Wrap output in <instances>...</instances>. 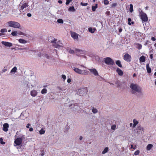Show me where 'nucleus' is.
I'll use <instances>...</instances> for the list:
<instances>
[{"mask_svg": "<svg viewBox=\"0 0 156 156\" xmlns=\"http://www.w3.org/2000/svg\"><path fill=\"white\" fill-rule=\"evenodd\" d=\"M130 87L131 89L132 93L133 94H135L136 92L140 93L141 91V88L137 84L131 83Z\"/></svg>", "mask_w": 156, "mask_h": 156, "instance_id": "nucleus-1", "label": "nucleus"}, {"mask_svg": "<svg viewBox=\"0 0 156 156\" xmlns=\"http://www.w3.org/2000/svg\"><path fill=\"white\" fill-rule=\"evenodd\" d=\"M7 26L15 28L21 29V26L18 22L14 21H9L6 23Z\"/></svg>", "mask_w": 156, "mask_h": 156, "instance_id": "nucleus-2", "label": "nucleus"}, {"mask_svg": "<svg viewBox=\"0 0 156 156\" xmlns=\"http://www.w3.org/2000/svg\"><path fill=\"white\" fill-rule=\"evenodd\" d=\"M87 92V87L80 88L78 90L77 94L80 96H83L85 95Z\"/></svg>", "mask_w": 156, "mask_h": 156, "instance_id": "nucleus-3", "label": "nucleus"}, {"mask_svg": "<svg viewBox=\"0 0 156 156\" xmlns=\"http://www.w3.org/2000/svg\"><path fill=\"white\" fill-rule=\"evenodd\" d=\"M105 64L109 65H114L115 62L111 58L109 57H107L105 58Z\"/></svg>", "mask_w": 156, "mask_h": 156, "instance_id": "nucleus-4", "label": "nucleus"}, {"mask_svg": "<svg viewBox=\"0 0 156 156\" xmlns=\"http://www.w3.org/2000/svg\"><path fill=\"white\" fill-rule=\"evenodd\" d=\"M57 40L55 39L54 41H53L51 42L53 43V45L56 48H59L61 47H63V45L61 43L60 41H58V42H56Z\"/></svg>", "mask_w": 156, "mask_h": 156, "instance_id": "nucleus-5", "label": "nucleus"}, {"mask_svg": "<svg viewBox=\"0 0 156 156\" xmlns=\"http://www.w3.org/2000/svg\"><path fill=\"white\" fill-rule=\"evenodd\" d=\"M73 69L75 72L77 73L82 75H86L87 74V71H86L85 70H82L78 68L74 67H73Z\"/></svg>", "mask_w": 156, "mask_h": 156, "instance_id": "nucleus-6", "label": "nucleus"}, {"mask_svg": "<svg viewBox=\"0 0 156 156\" xmlns=\"http://www.w3.org/2000/svg\"><path fill=\"white\" fill-rule=\"evenodd\" d=\"M140 18L142 21L147 22L148 20V17L147 15L145 13L142 12L140 14Z\"/></svg>", "mask_w": 156, "mask_h": 156, "instance_id": "nucleus-7", "label": "nucleus"}, {"mask_svg": "<svg viewBox=\"0 0 156 156\" xmlns=\"http://www.w3.org/2000/svg\"><path fill=\"white\" fill-rule=\"evenodd\" d=\"M90 72L93 74L94 76H97L98 75V73L97 70L94 68L92 69H88Z\"/></svg>", "mask_w": 156, "mask_h": 156, "instance_id": "nucleus-8", "label": "nucleus"}, {"mask_svg": "<svg viewBox=\"0 0 156 156\" xmlns=\"http://www.w3.org/2000/svg\"><path fill=\"white\" fill-rule=\"evenodd\" d=\"M124 59L127 62L131 61V56L128 54L126 53L124 56Z\"/></svg>", "mask_w": 156, "mask_h": 156, "instance_id": "nucleus-9", "label": "nucleus"}, {"mask_svg": "<svg viewBox=\"0 0 156 156\" xmlns=\"http://www.w3.org/2000/svg\"><path fill=\"white\" fill-rule=\"evenodd\" d=\"M22 142V139L20 138H18L16 139L14 141L15 143L17 145H20Z\"/></svg>", "mask_w": 156, "mask_h": 156, "instance_id": "nucleus-10", "label": "nucleus"}, {"mask_svg": "<svg viewBox=\"0 0 156 156\" xmlns=\"http://www.w3.org/2000/svg\"><path fill=\"white\" fill-rule=\"evenodd\" d=\"M38 92L35 90H33L30 91V94L33 97H35L37 96Z\"/></svg>", "mask_w": 156, "mask_h": 156, "instance_id": "nucleus-11", "label": "nucleus"}, {"mask_svg": "<svg viewBox=\"0 0 156 156\" xmlns=\"http://www.w3.org/2000/svg\"><path fill=\"white\" fill-rule=\"evenodd\" d=\"M2 44L4 45L6 47H10L12 46V44L11 43L6 42L4 41H2Z\"/></svg>", "mask_w": 156, "mask_h": 156, "instance_id": "nucleus-12", "label": "nucleus"}, {"mask_svg": "<svg viewBox=\"0 0 156 156\" xmlns=\"http://www.w3.org/2000/svg\"><path fill=\"white\" fill-rule=\"evenodd\" d=\"M9 125L7 123H5L3 124V130L5 132H7L8 130Z\"/></svg>", "mask_w": 156, "mask_h": 156, "instance_id": "nucleus-13", "label": "nucleus"}, {"mask_svg": "<svg viewBox=\"0 0 156 156\" xmlns=\"http://www.w3.org/2000/svg\"><path fill=\"white\" fill-rule=\"evenodd\" d=\"M78 34L76 33L72 32H71V37L74 39H76L78 38Z\"/></svg>", "mask_w": 156, "mask_h": 156, "instance_id": "nucleus-14", "label": "nucleus"}, {"mask_svg": "<svg viewBox=\"0 0 156 156\" xmlns=\"http://www.w3.org/2000/svg\"><path fill=\"white\" fill-rule=\"evenodd\" d=\"M20 5V10H23L24 8H26L28 6L27 4L26 3H25L23 4H22V3H21Z\"/></svg>", "mask_w": 156, "mask_h": 156, "instance_id": "nucleus-15", "label": "nucleus"}, {"mask_svg": "<svg viewBox=\"0 0 156 156\" xmlns=\"http://www.w3.org/2000/svg\"><path fill=\"white\" fill-rule=\"evenodd\" d=\"M17 68L16 66L14 67L11 70L9 74L14 73L17 72Z\"/></svg>", "mask_w": 156, "mask_h": 156, "instance_id": "nucleus-16", "label": "nucleus"}, {"mask_svg": "<svg viewBox=\"0 0 156 156\" xmlns=\"http://www.w3.org/2000/svg\"><path fill=\"white\" fill-rule=\"evenodd\" d=\"M116 71L119 75L121 76L122 75L123 73L122 71L119 68H117Z\"/></svg>", "mask_w": 156, "mask_h": 156, "instance_id": "nucleus-17", "label": "nucleus"}, {"mask_svg": "<svg viewBox=\"0 0 156 156\" xmlns=\"http://www.w3.org/2000/svg\"><path fill=\"white\" fill-rule=\"evenodd\" d=\"M147 70V72L149 73H151V68L149 66V64H147L146 65Z\"/></svg>", "mask_w": 156, "mask_h": 156, "instance_id": "nucleus-18", "label": "nucleus"}, {"mask_svg": "<svg viewBox=\"0 0 156 156\" xmlns=\"http://www.w3.org/2000/svg\"><path fill=\"white\" fill-rule=\"evenodd\" d=\"M116 64L119 67H122V65L121 64V62L120 61L118 60L117 61L115 62Z\"/></svg>", "mask_w": 156, "mask_h": 156, "instance_id": "nucleus-19", "label": "nucleus"}, {"mask_svg": "<svg viewBox=\"0 0 156 156\" xmlns=\"http://www.w3.org/2000/svg\"><path fill=\"white\" fill-rule=\"evenodd\" d=\"M140 62H145V57L144 56H141L140 58Z\"/></svg>", "mask_w": 156, "mask_h": 156, "instance_id": "nucleus-20", "label": "nucleus"}, {"mask_svg": "<svg viewBox=\"0 0 156 156\" xmlns=\"http://www.w3.org/2000/svg\"><path fill=\"white\" fill-rule=\"evenodd\" d=\"M153 145L151 144H148L147 147V150H150L152 148Z\"/></svg>", "mask_w": 156, "mask_h": 156, "instance_id": "nucleus-21", "label": "nucleus"}, {"mask_svg": "<svg viewBox=\"0 0 156 156\" xmlns=\"http://www.w3.org/2000/svg\"><path fill=\"white\" fill-rule=\"evenodd\" d=\"M88 30L89 32H90L91 33H94L95 31L96 30L95 29H92L91 27H90L88 29Z\"/></svg>", "mask_w": 156, "mask_h": 156, "instance_id": "nucleus-22", "label": "nucleus"}, {"mask_svg": "<svg viewBox=\"0 0 156 156\" xmlns=\"http://www.w3.org/2000/svg\"><path fill=\"white\" fill-rule=\"evenodd\" d=\"M19 42L21 43L25 44L27 43V41L24 39H20L19 40Z\"/></svg>", "mask_w": 156, "mask_h": 156, "instance_id": "nucleus-23", "label": "nucleus"}, {"mask_svg": "<svg viewBox=\"0 0 156 156\" xmlns=\"http://www.w3.org/2000/svg\"><path fill=\"white\" fill-rule=\"evenodd\" d=\"M47 92V90L46 88L43 89L41 91V93L42 94H45Z\"/></svg>", "mask_w": 156, "mask_h": 156, "instance_id": "nucleus-24", "label": "nucleus"}, {"mask_svg": "<svg viewBox=\"0 0 156 156\" xmlns=\"http://www.w3.org/2000/svg\"><path fill=\"white\" fill-rule=\"evenodd\" d=\"M92 111L94 114L97 113L98 112L97 109L96 108H94V107L92 108Z\"/></svg>", "mask_w": 156, "mask_h": 156, "instance_id": "nucleus-25", "label": "nucleus"}, {"mask_svg": "<svg viewBox=\"0 0 156 156\" xmlns=\"http://www.w3.org/2000/svg\"><path fill=\"white\" fill-rule=\"evenodd\" d=\"M133 127H135L136 125L138 124V122L135 119H134L133 120Z\"/></svg>", "mask_w": 156, "mask_h": 156, "instance_id": "nucleus-26", "label": "nucleus"}, {"mask_svg": "<svg viewBox=\"0 0 156 156\" xmlns=\"http://www.w3.org/2000/svg\"><path fill=\"white\" fill-rule=\"evenodd\" d=\"M108 147H106L105 148V149H104L103 151L102 152V153L103 154H105L106 153H107L108 152Z\"/></svg>", "mask_w": 156, "mask_h": 156, "instance_id": "nucleus-27", "label": "nucleus"}, {"mask_svg": "<svg viewBox=\"0 0 156 156\" xmlns=\"http://www.w3.org/2000/svg\"><path fill=\"white\" fill-rule=\"evenodd\" d=\"M68 10L69 11L73 12H74L75 11V9L74 7L73 6H72L69 8Z\"/></svg>", "mask_w": 156, "mask_h": 156, "instance_id": "nucleus-28", "label": "nucleus"}, {"mask_svg": "<svg viewBox=\"0 0 156 156\" xmlns=\"http://www.w3.org/2000/svg\"><path fill=\"white\" fill-rule=\"evenodd\" d=\"M98 7V5L97 4H96L95 6H93L92 7V9L93 11H95L96 9Z\"/></svg>", "mask_w": 156, "mask_h": 156, "instance_id": "nucleus-29", "label": "nucleus"}, {"mask_svg": "<svg viewBox=\"0 0 156 156\" xmlns=\"http://www.w3.org/2000/svg\"><path fill=\"white\" fill-rule=\"evenodd\" d=\"M57 22L59 23L62 24L63 23V21L62 19H58L57 20Z\"/></svg>", "mask_w": 156, "mask_h": 156, "instance_id": "nucleus-30", "label": "nucleus"}, {"mask_svg": "<svg viewBox=\"0 0 156 156\" xmlns=\"http://www.w3.org/2000/svg\"><path fill=\"white\" fill-rule=\"evenodd\" d=\"M130 7L129 9V11L131 12H132L133 11V5L132 4H131L130 5Z\"/></svg>", "mask_w": 156, "mask_h": 156, "instance_id": "nucleus-31", "label": "nucleus"}, {"mask_svg": "<svg viewBox=\"0 0 156 156\" xmlns=\"http://www.w3.org/2000/svg\"><path fill=\"white\" fill-rule=\"evenodd\" d=\"M138 129L139 130H141V133H143V128L141 126H139L138 128Z\"/></svg>", "mask_w": 156, "mask_h": 156, "instance_id": "nucleus-32", "label": "nucleus"}, {"mask_svg": "<svg viewBox=\"0 0 156 156\" xmlns=\"http://www.w3.org/2000/svg\"><path fill=\"white\" fill-rule=\"evenodd\" d=\"M128 24L129 25H131V24H133L134 23L133 22H132L131 23H130V22L131 21V19L130 18H129L128 19Z\"/></svg>", "mask_w": 156, "mask_h": 156, "instance_id": "nucleus-33", "label": "nucleus"}, {"mask_svg": "<svg viewBox=\"0 0 156 156\" xmlns=\"http://www.w3.org/2000/svg\"><path fill=\"white\" fill-rule=\"evenodd\" d=\"M17 32L16 31H13L11 33V34L13 36L17 35Z\"/></svg>", "mask_w": 156, "mask_h": 156, "instance_id": "nucleus-34", "label": "nucleus"}, {"mask_svg": "<svg viewBox=\"0 0 156 156\" xmlns=\"http://www.w3.org/2000/svg\"><path fill=\"white\" fill-rule=\"evenodd\" d=\"M45 131L43 129H41L39 131L40 134H43L45 133Z\"/></svg>", "mask_w": 156, "mask_h": 156, "instance_id": "nucleus-35", "label": "nucleus"}, {"mask_svg": "<svg viewBox=\"0 0 156 156\" xmlns=\"http://www.w3.org/2000/svg\"><path fill=\"white\" fill-rule=\"evenodd\" d=\"M115 84H116L117 87H119V86H120V83H119V81L118 80L117 81L115 82Z\"/></svg>", "mask_w": 156, "mask_h": 156, "instance_id": "nucleus-36", "label": "nucleus"}, {"mask_svg": "<svg viewBox=\"0 0 156 156\" xmlns=\"http://www.w3.org/2000/svg\"><path fill=\"white\" fill-rule=\"evenodd\" d=\"M0 32L2 33L5 32H7V30L5 28L2 29L1 30Z\"/></svg>", "mask_w": 156, "mask_h": 156, "instance_id": "nucleus-37", "label": "nucleus"}, {"mask_svg": "<svg viewBox=\"0 0 156 156\" xmlns=\"http://www.w3.org/2000/svg\"><path fill=\"white\" fill-rule=\"evenodd\" d=\"M116 128V125H113L111 126V129L112 130H115Z\"/></svg>", "mask_w": 156, "mask_h": 156, "instance_id": "nucleus-38", "label": "nucleus"}, {"mask_svg": "<svg viewBox=\"0 0 156 156\" xmlns=\"http://www.w3.org/2000/svg\"><path fill=\"white\" fill-rule=\"evenodd\" d=\"M109 2L108 0H104V4L105 5H108L109 3Z\"/></svg>", "mask_w": 156, "mask_h": 156, "instance_id": "nucleus-39", "label": "nucleus"}, {"mask_svg": "<svg viewBox=\"0 0 156 156\" xmlns=\"http://www.w3.org/2000/svg\"><path fill=\"white\" fill-rule=\"evenodd\" d=\"M44 56H45L46 58L49 59L50 58V57L48 54H44Z\"/></svg>", "mask_w": 156, "mask_h": 156, "instance_id": "nucleus-40", "label": "nucleus"}, {"mask_svg": "<svg viewBox=\"0 0 156 156\" xmlns=\"http://www.w3.org/2000/svg\"><path fill=\"white\" fill-rule=\"evenodd\" d=\"M75 51H76L77 53H78L79 52L81 53V52H83L82 50H81L77 49H76L75 50Z\"/></svg>", "mask_w": 156, "mask_h": 156, "instance_id": "nucleus-41", "label": "nucleus"}, {"mask_svg": "<svg viewBox=\"0 0 156 156\" xmlns=\"http://www.w3.org/2000/svg\"><path fill=\"white\" fill-rule=\"evenodd\" d=\"M0 142L2 144H5V142L3 141V139L2 138H0Z\"/></svg>", "mask_w": 156, "mask_h": 156, "instance_id": "nucleus-42", "label": "nucleus"}, {"mask_svg": "<svg viewBox=\"0 0 156 156\" xmlns=\"http://www.w3.org/2000/svg\"><path fill=\"white\" fill-rule=\"evenodd\" d=\"M44 155V150L42 151L41 153L40 154V156H43Z\"/></svg>", "mask_w": 156, "mask_h": 156, "instance_id": "nucleus-43", "label": "nucleus"}, {"mask_svg": "<svg viewBox=\"0 0 156 156\" xmlns=\"http://www.w3.org/2000/svg\"><path fill=\"white\" fill-rule=\"evenodd\" d=\"M72 1V0H66V5H68L69 3Z\"/></svg>", "mask_w": 156, "mask_h": 156, "instance_id": "nucleus-44", "label": "nucleus"}, {"mask_svg": "<svg viewBox=\"0 0 156 156\" xmlns=\"http://www.w3.org/2000/svg\"><path fill=\"white\" fill-rule=\"evenodd\" d=\"M139 153H140V151L139 150H137L134 153V154L135 155H138L139 154Z\"/></svg>", "mask_w": 156, "mask_h": 156, "instance_id": "nucleus-45", "label": "nucleus"}, {"mask_svg": "<svg viewBox=\"0 0 156 156\" xmlns=\"http://www.w3.org/2000/svg\"><path fill=\"white\" fill-rule=\"evenodd\" d=\"M117 5V3H113L111 5V6L112 7H115Z\"/></svg>", "mask_w": 156, "mask_h": 156, "instance_id": "nucleus-46", "label": "nucleus"}, {"mask_svg": "<svg viewBox=\"0 0 156 156\" xmlns=\"http://www.w3.org/2000/svg\"><path fill=\"white\" fill-rule=\"evenodd\" d=\"M80 5L82 6H87L88 5V4L87 3H83L82 2H81L80 3Z\"/></svg>", "mask_w": 156, "mask_h": 156, "instance_id": "nucleus-47", "label": "nucleus"}, {"mask_svg": "<svg viewBox=\"0 0 156 156\" xmlns=\"http://www.w3.org/2000/svg\"><path fill=\"white\" fill-rule=\"evenodd\" d=\"M62 77L64 79V81L66 79V76L65 75H62Z\"/></svg>", "mask_w": 156, "mask_h": 156, "instance_id": "nucleus-48", "label": "nucleus"}, {"mask_svg": "<svg viewBox=\"0 0 156 156\" xmlns=\"http://www.w3.org/2000/svg\"><path fill=\"white\" fill-rule=\"evenodd\" d=\"M18 34L20 35H25L26 34L20 31L19 32Z\"/></svg>", "mask_w": 156, "mask_h": 156, "instance_id": "nucleus-49", "label": "nucleus"}, {"mask_svg": "<svg viewBox=\"0 0 156 156\" xmlns=\"http://www.w3.org/2000/svg\"><path fill=\"white\" fill-rule=\"evenodd\" d=\"M69 53L71 54H73L74 53V52L73 50H71V49H69Z\"/></svg>", "mask_w": 156, "mask_h": 156, "instance_id": "nucleus-50", "label": "nucleus"}, {"mask_svg": "<svg viewBox=\"0 0 156 156\" xmlns=\"http://www.w3.org/2000/svg\"><path fill=\"white\" fill-rule=\"evenodd\" d=\"M57 88H58V90L59 91V92H60L61 91H63V90H62V88L61 87H57Z\"/></svg>", "mask_w": 156, "mask_h": 156, "instance_id": "nucleus-51", "label": "nucleus"}, {"mask_svg": "<svg viewBox=\"0 0 156 156\" xmlns=\"http://www.w3.org/2000/svg\"><path fill=\"white\" fill-rule=\"evenodd\" d=\"M71 80L70 78H68L67 79V82L68 83H70L71 82Z\"/></svg>", "mask_w": 156, "mask_h": 156, "instance_id": "nucleus-52", "label": "nucleus"}, {"mask_svg": "<svg viewBox=\"0 0 156 156\" xmlns=\"http://www.w3.org/2000/svg\"><path fill=\"white\" fill-rule=\"evenodd\" d=\"M38 56L40 57H41L42 56H44V54L43 55L42 54H41V53H40L38 54Z\"/></svg>", "mask_w": 156, "mask_h": 156, "instance_id": "nucleus-53", "label": "nucleus"}, {"mask_svg": "<svg viewBox=\"0 0 156 156\" xmlns=\"http://www.w3.org/2000/svg\"><path fill=\"white\" fill-rule=\"evenodd\" d=\"M27 16L29 17H30L31 16V14L30 13H28L27 14Z\"/></svg>", "mask_w": 156, "mask_h": 156, "instance_id": "nucleus-54", "label": "nucleus"}, {"mask_svg": "<svg viewBox=\"0 0 156 156\" xmlns=\"http://www.w3.org/2000/svg\"><path fill=\"white\" fill-rule=\"evenodd\" d=\"M30 126V123H28L27 124V125L26 126V127L27 128H29V126Z\"/></svg>", "mask_w": 156, "mask_h": 156, "instance_id": "nucleus-55", "label": "nucleus"}, {"mask_svg": "<svg viewBox=\"0 0 156 156\" xmlns=\"http://www.w3.org/2000/svg\"><path fill=\"white\" fill-rule=\"evenodd\" d=\"M28 48H27V47H26V48H20V49L21 50H25V49H28Z\"/></svg>", "mask_w": 156, "mask_h": 156, "instance_id": "nucleus-56", "label": "nucleus"}, {"mask_svg": "<svg viewBox=\"0 0 156 156\" xmlns=\"http://www.w3.org/2000/svg\"><path fill=\"white\" fill-rule=\"evenodd\" d=\"M26 87H28V88H30V85H29V83H27L26 84Z\"/></svg>", "mask_w": 156, "mask_h": 156, "instance_id": "nucleus-57", "label": "nucleus"}, {"mask_svg": "<svg viewBox=\"0 0 156 156\" xmlns=\"http://www.w3.org/2000/svg\"><path fill=\"white\" fill-rule=\"evenodd\" d=\"M151 40L152 41H155L156 40V39H155V38L154 37H151Z\"/></svg>", "mask_w": 156, "mask_h": 156, "instance_id": "nucleus-58", "label": "nucleus"}, {"mask_svg": "<svg viewBox=\"0 0 156 156\" xmlns=\"http://www.w3.org/2000/svg\"><path fill=\"white\" fill-rule=\"evenodd\" d=\"M33 130V128L32 127L30 128L29 129V131H32Z\"/></svg>", "mask_w": 156, "mask_h": 156, "instance_id": "nucleus-59", "label": "nucleus"}, {"mask_svg": "<svg viewBox=\"0 0 156 156\" xmlns=\"http://www.w3.org/2000/svg\"><path fill=\"white\" fill-rule=\"evenodd\" d=\"M7 71L6 69H4L2 70V72H5Z\"/></svg>", "mask_w": 156, "mask_h": 156, "instance_id": "nucleus-60", "label": "nucleus"}, {"mask_svg": "<svg viewBox=\"0 0 156 156\" xmlns=\"http://www.w3.org/2000/svg\"><path fill=\"white\" fill-rule=\"evenodd\" d=\"M150 58L151 59H152L153 58V54H151L150 55Z\"/></svg>", "mask_w": 156, "mask_h": 156, "instance_id": "nucleus-61", "label": "nucleus"}, {"mask_svg": "<svg viewBox=\"0 0 156 156\" xmlns=\"http://www.w3.org/2000/svg\"><path fill=\"white\" fill-rule=\"evenodd\" d=\"M58 3H59L60 4H62V1L61 0L58 1Z\"/></svg>", "mask_w": 156, "mask_h": 156, "instance_id": "nucleus-62", "label": "nucleus"}, {"mask_svg": "<svg viewBox=\"0 0 156 156\" xmlns=\"http://www.w3.org/2000/svg\"><path fill=\"white\" fill-rule=\"evenodd\" d=\"M82 139H83V137L82 136H80V138H79V140H81Z\"/></svg>", "mask_w": 156, "mask_h": 156, "instance_id": "nucleus-63", "label": "nucleus"}, {"mask_svg": "<svg viewBox=\"0 0 156 156\" xmlns=\"http://www.w3.org/2000/svg\"><path fill=\"white\" fill-rule=\"evenodd\" d=\"M122 29H121V28L119 29V32L120 33L121 32H122Z\"/></svg>", "mask_w": 156, "mask_h": 156, "instance_id": "nucleus-64", "label": "nucleus"}]
</instances>
